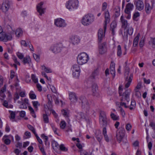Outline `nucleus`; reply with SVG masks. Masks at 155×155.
<instances>
[{
	"label": "nucleus",
	"mask_w": 155,
	"mask_h": 155,
	"mask_svg": "<svg viewBox=\"0 0 155 155\" xmlns=\"http://www.w3.org/2000/svg\"><path fill=\"white\" fill-rule=\"evenodd\" d=\"M123 86L122 85H120L118 88V92L119 96H122L120 99L121 101H126L127 102L130 101V95L131 91L130 89H127L125 91L122 93Z\"/></svg>",
	"instance_id": "nucleus-1"
},
{
	"label": "nucleus",
	"mask_w": 155,
	"mask_h": 155,
	"mask_svg": "<svg viewBox=\"0 0 155 155\" xmlns=\"http://www.w3.org/2000/svg\"><path fill=\"white\" fill-rule=\"evenodd\" d=\"M94 19V17L93 15L88 14L83 17L81 23L84 26H88L92 23Z\"/></svg>",
	"instance_id": "nucleus-2"
},
{
	"label": "nucleus",
	"mask_w": 155,
	"mask_h": 155,
	"mask_svg": "<svg viewBox=\"0 0 155 155\" xmlns=\"http://www.w3.org/2000/svg\"><path fill=\"white\" fill-rule=\"evenodd\" d=\"M125 132V130L123 127H121L117 130L116 137L117 141L119 143H120L122 141H123L125 143H127V140H125L124 141V140Z\"/></svg>",
	"instance_id": "nucleus-3"
},
{
	"label": "nucleus",
	"mask_w": 155,
	"mask_h": 155,
	"mask_svg": "<svg viewBox=\"0 0 155 155\" xmlns=\"http://www.w3.org/2000/svg\"><path fill=\"white\" fill-rule=\"evenodd\" d=\"M89 59L88 55L85 52L79 54L77 57V61L79 65H82L86 63Z\"/></svg>",
	"instance_id": "nucleus-4"
},
{
	"label": "nucleus",
	"mask_w": 155,
	"mask_h": 155,
	"mask_svg": "<svg viewBox=\"0 0 155 155\" xmlns=\"http://www.w3.org/2000/svg\"><path fill=\"white\" fill-rule=\"evenodd\" d=\"M130 68L128 67H125L124 74V78L126 81H127L125 85V87L127 88L130 86L133 78L132 74H129Z\"/></svg>",
	"instance_id": "nucleus-5"
},
{
	"label": "nucleus",
	"mask_w": 155,
	"mask_h": 155,
	"mask_svg": "<svg viewBox=\"0 0 155 155\" xmlns=\"http://www.w3.org/2000/svg\"><path fill=\"white\" fill-rule=\"evenodd\" d=\"M11 5L12 3L9 0H3L0 9L3 13L6 14L10 8Z\"/></svg>",
	"instance_id": "nucleus-6"
},
{
	"label": "nucleus",
	"mask_w": 155,
	"mask_h": 155,
	"mask_svg": "<svg viewBox=\"0 0 155 155\" xmlns=\"http://www.w3.org/2000/svg\"><path fill=\"white\" fill-rule=\"evenodd\" d=\"M79 2L78 0H69L66 3L67 8L70 10L77 9L78 6Z\"/></svg>",
	"instance_id": "nucleus-7"
},
{
	"label": "nucleus",
	"mask_w": 155,
	"mask_h": 155,
	"mask_svg": "<svg viewBox=\"0 0 155 155\" xmlns=\"http://www.w3.org/2000/svg\"><path fill=\"white\" fill-rule=\"evenodd\" d=\"M64 47L62 43H59L51 46L50 49L53 52L57 53L60 52Z\"/></svg>",
	"instance_id": "nucleus-8"
},
{
	"label": "nucleus",
	"mask_w": 155,
	"mask_h": 155,
	"mask_svg": "<svg viewBox=\"0 0 155 155\" xmlns=\"http://www.w3.org/2000/svg\"><path fill=\"white\" fill-rule=\"evenodd\" d=\"M69 39L70 42L74 45L78 44L80 42L81 40V39L79 36L75 35L71 36Z\"/></svg>",
	"instance_id": "nucleus-9"
},
{
	"label": "nucleus",
	"mask_w": 155,
	"mask_h": 155,
	"mask_svg": "<svg viewBox=\"0 0 155 155\" xmlns=\"http://www.w3.org/2000/svg\"><path fill=\"white\" fill-rule=\"evenodd\" d=\"M79 102L81 103L82 107L83 108H87L89 104L86 98L83 96H81L79 99Z\"/></svg>",
	"instance_id": "nucleus-10"
},
{
	"label": "nucleus",
	"mask_w": 155,
	"mask_h": 155,
	"mask_svg": "<svg viewBox=\"0 0 155 155\" xmlns=\"http://www.w3.org/2000/svg\"><path fill=\"white\" fill-rule=\"evenodd\" d=\"M54 24L56 26L59 27H64L66 25L64 20L61 18L55 19Z\"/></svg>",
	"instance_id": "nucleus-11"
},
{
	"label": "nucleus",
	"mask_w": 155,
	"mask_h": 155,
	"mask_svg": "<svg viewBox=\"0 0 155 155\" xmlns=\"http://www.w3.org/2000/svg\"><path fill=\"white\" fill-rule=\"evenodd\" d=\"M105 21H104L105 24L104 25V32L106 29L107 25L108 23L110 21V15L109 12L108 10H106L104 12Z\"/></svg>",
	"instance_id": "nucleus-12"
},
{
	"label": "nucleus",
	"mask_w": 155,
	"mask_h": 155,
	"mask_svg": "<svg viewBox=\"0 0 155 155\" xmlns=\"http://www.w3.org/2000/svg\"><path fill=\"white\" fill-rule=\"evenodd\" d=\"M106 43L105 42L99 45V53L101 54H103L107 52Z\"/></svg>",
	"instance_id": "nucleus-13"
},
{
	"label": "nucleus",
	"mask_w": 155,
	"mask_h": 155,
	"mask_svg": "<svg viewBox=\"0 0 155 155\" xmlns=\"http://www.w3.org/2000/svg\"><path fill=\"white\" fill-rule=\"evenodd\" d=\"M12 36L10 34H4L0 37V41L3 42H6L12 39Z\"/></svg>",
	"instance_id": "nucleus-14"
},
{
	"label": "nucleus",
	"mask_w": 155,
	"mask_h": 155,
	"mask_svg": "<svg viewBox=\"0 0 155 155\" xmlns=\"http://www.w3.org/2000/svg\"><path fill=\"white\" fill-rule=\"evenodd\" d=\"M120 20L122 23V28L126 29L127 27L129 26V24L128 23L127 21L124 19L123 15L121 16Z\"/></svg>",
	"instance_id": "nucleus-15"
},
{
	"label": "nucleus",
	"mask_w": 155,
	"mask_h": 155,
	"mask_svg": "<svg viewBox=\"0 0 155 155\" xmlns=\"http://www.w3.org/2000/svg\"><path fill=\"white\" fill-rule=\"evenodd\" d=\"M92 95L93 96L98 97L99 94L98 91V87L96 84H93L92 87Z\"/></svg>",
	"instance_id": "nucleus-16"
},
{
	"label": "nucleus",
	"mask_w": 155,
	"mask_h": 155,
	"mask_svg": "<svg viewBox=\"0 0 155 155\" xmlns=\"http://www.w3.org/2000/svg\"><path fill=\"white\" fill-rule=\"evenodd\" d=\"M153 6V4L150 5L149 3L145 2V9L146 12L149 14L151 12Z\"/></svg>",
	"instance_id": "nucleus-17"
},
{
	"label": "nucleus",
	"mask_w": 155,
	"mask_h": 155,
	"mask_svg": "<svg viewBox=\"0 0 155 155\" xmlns=\"http://www.w3.org/2000/svg\"><path fill=\"white\" fill-rule=\"evenodd\" d=\"M135 4L136 5V8L139 11H141L144 8V4L143 2L140 0H138L136 2Z\"/></svg>",
	"instance_id": "nucleus-18"
},
{
	"label": "nucleus",
	"mask_w": 155,
	"mask_h": 155,
	"mask_svg": "<svg viewBox=\"0 0 155 155\" xmlns=\"http://www.w3.org/2000/svg\"><path fill=\"white\" fill-rule=\"evenodd\" d=\"M43 4V2H41L37 6V11L41 15L43 14L44 13V10H45V8H42Z\"/></svg>",
	"instance_id": "nucleus-19"
},
{
	"label": "nucleus",
	"mask_w": 155,
	"mask_h": 155,
	"mask_svg": "<svg viewBox=\"0 0 155 155\" xmlns=\"http://www.w3.org/2000/svg\"><path fill=\"white\" fill-rule=\"evenodd\" d=\"M70 100L71 102L75 103L77 101V97L75 94L74 92H71L69 95Z\"/></svg>",
	"instance_id": "nucleus-20"
},
{
	"label": "nucleus",
	"mask_w": 155,
	"mask_h": 155,
	"mask_svg": "<svg viewBox=\"0 0 155 155\" xmlns=\"http://www.w3.org/2000/svg\"><path fill=\"white\" fill-rule=\"evenodd\" d=\"M134 7V5L132 4L129 3L126 5L124 12L127 13L128 12H130L133 9Z\"/></svg>",
	"instance_id": "nucleus-21"
},
{
	"label": "nucleus",
	"mask_w": 155,
	"mask_h": 155,
	"mask_svg": "<svg viewBox=\"0 0 155 155\" xmlns=\"http://www.w3.org/2000/svg\"><path fill=\"white\" fill-rule=\"evenodd\" d=\"M95 137L97 140L100 142L103 138V136L101 134V132L100 130H97L96 131L95 133Z\"/></svg>",
	"instance_id": "nucleus-22"
},
{
	"label": "nucleus",
	"mask_w": 155,
	"mask_h": 155,
	"mask_svg": "<svg viewBox=\"0 0 155 155\" xmlns=\"http://www.w3.org/2000/svg\"><path fill=\"white\" fill-rule=\"evenodd\" d=\"M47 97L48 100V107L49 109H51L52 107V97L50 95H48Z\"/></svg>",
	"instance_id": "nucleus-23"
},
{
	"label": "nucleus",
	"mask_w": 155,
	"mask_h": 155,
	"mask_svg": "<svg viewBox=\"0 0 155 155\" xmlns=\"http://www.w3.org/2000/svg\"><path fill=\"white\" fill-rule=\"evenodd\" d=\"M104 35H103V31L102 29L100 28L98 32V37L99 41L101 42L102 40V38Z\"/></svg>",
	"instance_id": "nucleus-24"
},
{
	"label": "nucleus",
	"mask_w": 155,
	"mask_h": 155,
	"mask_svg": "<svg viewBox=\"0 0 155 155\" xmlns=\"http://www.w3.org/2000/svg\"><path fill=\"white\" fill-rule=\"evenodd\" d=\"M103 134L104 136V137L105 140L107 142L109 141L108 136L107 134V130L106 127H104L103 129L102 130Z\"/></svg>",
	"instance_id": "nucleus-25"
},
{
	"label": "nucleus",
	"mask_w": 155,
	"mask_h": 155,
	"mask_svg": "<svg viewBox=\"0 0 155 155\" xmlns=\"http://www.w3.org/2000/svg\"><path fill=\"white\" fill-rule=\"evenodd\" d=\"M99 74L98 69H96L92 73L90 77L92 79H94L97 77Z\"/></svg>",
	"instance_id": "nucleus-26"
},
{
	"label": "nucleus",
	"mask_w": 155,
	"mask_h": 155,
	"mask_svg": "<svg viewBox=\"0 0 155 155\" xmlns=\"http://www.w3.org/2000/svg\"><path fill=\"white\" fill-rule=\"evenodd\" d=\"M22 61L24 64H29L31 63V60L30 57L27 56L24 58Z\"/></svg>",
	"instance_id": "nucleus-27"
},
{
	"label": "nucleus",
	"mask_w": 155,
	"mask_h": 155,
	"mask_svg": "<svg viewBox=\"0 0 155 155\" xmlns=\"http://www.w3.org/2000/svg\"><path fill=\"white\" fill-rule=\"evenodd\" d=\"M100 123L103 126H106L107 124V118H99Z\"/></svg>",
	"instance_id": "nucleus-28"
},
{
	"label": "nucleus",
	"mask_w": 155,
	"mask_h": 155,
	"mask_svg": "<svg viewBox=\"0 0 155 155\" xmlns=\"http://www.w3.org/2000/svg\"><path fill=\"white\" fill-rule=\"evenodd\" d=\"M72 71H76L80 72V66L77 64L74 65L72 66Z\"/></svg>",
	"instance_id": "nucleus-29"
},
{
	"label": "nucleus",
	"mask_w": 155,
	"mask_h": 155,
	"mask_svg": "<svg viewBox=\"0 0 155 155\" xmlns=\"http://www.w3.org/2000/svg\"><path fill=\"white\" fill-rule=\"evenodd\" d=\"M140 16V13L138 12H136L134 13L133 14V19L135 21H137L138 20L137 18Z\"/></svg>",
	"instance_id": "nucleus-30"
},
{
	"label": "nucleus",
	"mask_w": 155,
	"mask_h": 155,
	"mask_svg": "<svg viewBox=\"0 0 155 155\" xmlns=\"http://www.w3.org/2000/svg\"><path fill=\"white\" fill-rule=\"evenodd\" d=\"M110 116L111 119L114 120H118L119 119V116H118L113 113H111Z\"/></svg>",
	"instance_id": "nucleus-31"
},
{
	"label": "nucleus",
	"mask_w": 155,
	"mask_h": 155,
	"mask_svg": "<svg viewBox=\"0 0 155 155\" xmlns=\"http://www.w3.org/2000/svg\"><path fill=\"white\" fill-rule=\"evenodd\" d=\"M41 69L42 70H44L47 73H51L52 72V71L51 69L46 67L44 65L41 66Z\"/></svg>",
	"instance_id": "nucleus-32"
},
{
	"label": "nucleus",
	"mask_w": 155,
	"mask_h": 155,
	"mask_svg": "<svg viewBox=\"0 0 155 155\" xmlns=\"http://www.w3.org/2000/svg\"><path fill=\"white\" fill-rule=\"evenodd\" d=\"M139 34L135 38H134L133 43V46L136 47V46L139 40V37L138 36Z\"/></svg>",
	"instance_id": "nucleus-33"
},
{
	"label": "nucleus",
	"mask_w": 155,
	"mask_h": 155,
	"mask_svg": "<svg viewBox=\"0 0 155 155\" xmlns=\"http://www.w3.org/2000/svg\"><path fill=\"white\" fill-rule=\"evenodd\" d=\"M126 31L127 32V33L129 35H131L133 32V29L132 27H129L126 28Z\"/></svg>",
	"instance_id": "nucleus-34"
},
{
	"label": "nucleus",
	"mask_w": 155,
	"mask_h": 155,
	"mask_svg": "<svg viewBox=\"0 0 155 155\" xmlns=\"http://www.w3.org/2000/svg\"><path fill=\"white\" fill-rule=\"evenodd\" d=\"M30 43V42L27 41V43L25 40H22L21 41V45L24 46L25 47H27L28 46V45Z\"/></svg>",
	"instance_id": "nucleus-35"
},
{
	"label": "nucleus",
	"mask_w": 155,
	"mask_h": 155,
	"mask_svg": "<svg viewBox=\"0 0 155 155\" xmlns=\"http://www.w3.org/2000/svg\"><path fill=\"white\" fill-rule=\"evenodd\" d=\"M22 34V31L21 28L17 29L15 32V34L17 36L19 37Z\"/></svg>",
	"instance_id": "nucleus-36"
},
{
	"label": "nucleus",
	"mask_w": 155,
	"mask_h": 155,
	"mask_svg": "<svg viewBox=\"0 0 155 155\" xmlns=\"http://www.w3.org/2000/svg\"><path fill=\"white\" fill-rule=\"evenodd\" d=\"M99 118H107L106 113L104 111H101L100 112Z\"/></svg>",
	"instance_id": "nucleus-37"
},
{
	"label": "nucleus",
	"mask_w": 155,
	"mask_h": 155,
	"mask_svg": "<svg viewBox=\"0 0 155 155\" xmlns=\"http://www.w3.org/2000/svg\"><path fill=\"white\" fill-rule=\"evenodd\" d=\"M136 105V102L134 100H131V106L130 107V110H132L135 107Z\"/></svg>",
	"instance_id": "nucleus-38"
},
{
	"label": "nucleus",
	"mask_w": 155,
	"mask_h": 155,
	"mask_svg": "<svg viewBox=\"0 0 155 155\" xmlns=\"http://www.w3.org/2000/svg\"><path fill=\"white\" fill-rule=\"evenodd\" d=\"M33 105L35 108L37 110L38 107L40 106V104L38 101H34L32 102Z\"/></svg>",
	"instance_id": "nucleus-39"
},
{
	"label": "nucleus",
	"mask_w": 155,
	"mask_h": 155,
	"mask_svg": "<svg viewBox=\"0 0 155 155\" xmlns=\"http://www.w3.org/2000/svg\"><path fill=\"white\" fill-rule=\"evenodd\" d=\"M117 55L118 56H120L122 54V51L121 50V47L120 45H118L117 47Z\"/></svg>",
	"instance_id": "nucleus-40"
},
{
	"label": "nucleus",
	"mask_w": 155,
	"mask_h": 155,
	"mask_svg": "<svg viewBox=\"0 0 155 155\" xmlns=\"http://www.w3.org/2000/svg\"><path fill=\"white\" fill-rule=\"evenodd\" d=\"M80 72L76 71L75 72L73 71L72 74L74 77L78 78L79 77L80 75Z\"/></svg>",
	"instance_id": "nucleus-41"
},
{
	"label": "nucleus",
	"mask_w": 155,
	"mask_h": 155,
	"mask_svg": "<svg viewBox=\"0 0 155 155\" xmlns=\"http://www.w3.org/2000/svg\"><path fill=\"white\" fill-rule=\"evenodd\" d=\"M60 128L62 129H64L66 126V123L64 121H62L60 124Z\"/></svg>",
	"instance_id": "nucleus-42"
},
{
	"label": "nucleus",
	"mask_w": 155,
	"mask_h": 155,
	"mask_svg": "<svg viewBox=\"0 0 155 155\" xmlns=\"http://www.w3.org/2000/svg\"><path fill=\"white\" fill-rule=\"evenodd\" d=\"M117 26V24L116 22L115 21H113L111 24L110 28L115 29L116 28Z\"/></svg>",
	"instance_id": "nucleus-43"
},
{
	"label": "nucleus",
	"mask_w": 155,
	"mask_h": 155,
	"mask_svg": "<svg viewBox=\"0 0 155 155\" xmlns=\"http://www.w3.org/2000/svg\"><path fill=\"white\" fill-rule=\"evenodd\" d=\"M60 149L61 150L64 151H66L68 150V149L64 146V145L63 144H61L59 146Z\"/></svg>",
	"instance_id": "nucleus-44"
},
{
	"label": "nucleus",
	"mask_w": 155,
	"mask_h": 155,
	"mask_svg": "<svg viewBox=\"0 0 155 155\" xmlns=\"http://www.w3.org/2000/svg\"><path fill=\"white\" fill-rule=\"evenodd\" d=\"M43 118L44 121L45 123H48L49 122L48 118V116L47 114H44L43 115Z\"/></svg>",
	"instance_id": "nucleus-45"
},
{
	"label": "nucleus",
	"mask_w": 155,
	"mask_h": 155,
	"mask_svg": "<svg viewBox=\"0 0 155 155\" xmlns=\"http://www.w3.org/2000/svg\"><path fill=\"white\" fill-rule=\"evenodd\" d=\"M52 147L54 149H56L57 148L59 147V145L58 143L56 141H54L52 143Z\"/></svg>",
	"instance_id": "nucleus-46"
},
{
	"label": "nucleus",
	"mask_w": 155,
	"mask_h": 155,
	"mask_svg": "<svg viewBox=\"0 0 155 155\" xmlns=\"http://www.w3.org/2000/svg\"><path fill=\"white\" fill-rule=\"evenodd\" d=\"M31 78L35 83H37L38 82V79L36 78L35 75L33 74L31 75Z\"/></svg>",
	"instance_id": "nucleus-47"
},
{
	"label": "nucleus",
	"mask_w": 155,
	"mask_h": 155,
	"mask_svg": "<svg viewBox=\"0 0 155 155\" xmlns=\"http://www.w3.org/2000/svg\"><path fill=\"white\" fill-rule=\"evenodd\" d=\"M41 137L45 139V144L46 145L48 139V136H45L44 134H41Z\"/></svg>",
	"instance_id": "nucleus-48"
},
{
	"label": "nucleus",
	"mask_w": 155,
	"mask_h": 155,
	"mask_svg": "<svg viewBox=\"0 0 155 155\" xmlns=\"http://www.w3.org/2000/svg\"><path fill=\"white\" fill-rule=\"evenodd\" d=\"M61 112L62 114L64 117H68L69 114L66 110H62Z\"/></svg>",
	"instance_id": "nucleus-49"
},
{
	"label": "nucleus",
	"mask_w": 155,
	"mask_h": 155,
	"mask_svg": "<svg viewBox=\"0 0 155 155\" xmlns=\"http://www.w3.org/2000/svg\"><path fill=\"white\" fill-rule=\"evenodd\" d=\"M126 15H125V17L127 19H130L131 18V14L130 12H124Z\"/></svg>",
	"instance_id": "nucleus-50"
},
{
	"label": "nucleus",
	"mask_w": 155,
	"mask_h": 155,
	"mask_svg": "<svg viewBox=\"0 0 155 155\" xmlns=\"http://www.w3.org/2000/svg\"><path fill=\"white\" fill-rule=\"evenodd\" d=\"M27 127L30 130L32 131L33 133H34V132H35V130L34 128L30 124H28L27 125Z\"/></svg>",
	"instance_id": "nucleus-51"
},
{
	"label": "nucleus",
	"mask_w": 155,
	"mask_h": 155,
	"mask_svg": "<svg viewBox=\"0 0 155 155\" xmlns=\"http://www.w3.org/2000/svg\"><path fill=\"white\" fill-rule=\"evenodd\" d=\"M2 140L5 143L6 145H8L10 144L11 143V140L10 139L8 138H6Z\"/></svg>",
	"instance_id": "nucleus-52"
},
{
	"label": "nucleus",
	"mask_w": 155,
	"mask_h": 155,
	"mask_svg": "<svg viewBox=\"0 0 155 155\" xmlns=\"http://www.w3.org/2000/svg\"><path fill=\"white\" fill-rule=\"evenodd\" d=\"M31 91L30 93L29 94L30 97L32 99H36V95L34 94H31Z\"/></svg>",
	"instance_id": "nucleus-53"
},
{
	"label": "nucleus",
	"mask_w": 155,
	"mask_h": 155,
	"mask_svg": "<svg viewBox=\"0 0 155 155\" xmlns=\"http://www.w3.org/2000/svg\"><path fill=\"white\" fill-rule=\"evenodd\" d=\"M17 55L18 57L20 59H22L24 58V55L21 53L18 52L17 53Z\"/></svg>",
	"instance_id": "nucleus-54"
},
{
	"label": "nucleus",
	"mask_w": 155,
	"mask_h": 155,
	"mask_svg": "<svg viewBox=\"0 0 155 155\" xmlns=\"http://www.w3.org/2000/svg\"><path fill=\"white\" fill-rule=\"evenodd\" d=\"M9 112H11L10 115L12 119H14L15 117V112L12 111L10 110L9 111Z\"/></svg>",
	"instance_id": "nucleus-55"
},
{
	"label": "nucleus",
	"mask_w": 155,
	"mask_h": 155,
	"mask_svg": "<svg viewBox=\"0 0 155 155\" xmlns=\"http://www.w3.org/2000/svg\"><path fill=\"white\" fill-rule=\"evenodd\" d=\"M131 127L132 126L129 123L127 124L126 126V129L128 131L130 130Z\"/></svg>",
	"instance_id": "nucleus-56"
},
{
	"label": "nucleus",
	"mask_w": 155,
	"mask_h": 155,
	"mask_svg": "<svg viewBox=\"0 0 155 155\" xmlns=\"http://www.w3.org/2000/svg\"><path fill=\"white\" fill-rule=\"evenodd\" d=\"M20 108L23 109H26L27 106L25 103L23 102H21Z\"/></svg>",
	"instance_id": "nucleus-57"
},
{
	"label": "nucleus",
	"mask_w": 155,
	"mask_h": 155,
	"mask_svg": "<svg viewBox=\"0 0 155 155\" xmlns=\"http://www.w3.org/2000/svg\"><path fill=\"white\" fill-rule=\"evenodd\" d=\"M50 88L51 89L52 91L54 93H56L57 92V91L56 88L54 87L53 85L50 86Z\"/></svg>",
	"instance_id": "nucleus-58"
},
{
	"label": "nucleus",
	"mask_w": 155,
	"mask_h": 155,
	"mask_svg": "<svg viewBox=\"0 0 155 155\" xmlns=\"http://www.w3.org/2000/svg\"><path fill=\"white\" fill-rule=\"evenodd\" d=\"M107 6V4L106 2H104L102 5V10L103 11L106 9Z\"/></svg>",
	"instance_id": "nucleus-59"
},
{
	"label": "nucleus",
	"mask_w": 155,
	"mask_h": 155,
	"mask_svg": "<svg viewBox=\"0 0 155 155\" xmlns=\"http://www.w3.org/2000/svg\"><path fill=\"white\" fill-rule=\"evenodd\" d=\"M33 56L34 58L36 61H39V57L38 55L34 54H33Z\"/></svg>",
	"instance_id": "nucleus-60"
},
{
	"label": "nucleus",
	"mask_w": 155,
	"mask_h": 155,
	"mask_svg": "<svg viewBox=\"0 0 155 155\" xmlns=\"http://www.w3.org/2000/svg\"><path fill=\"white\" fill-rule=\"evenodd\" d=\"M15 72L13 70L11 71V76L10 78L12 79L15 76Z\"/></svg>",
	"instance_id": "nucleus-61"
},
{
	"label": "nucleus",
	"mask_w": 155,
	"mask_h": 155,
	"mask_svg": "<svg viewBox=\"0 0 155 155\" xmlns=\"http://www.w3.org/2000/svg\"><path fill=\"white\" fill-rule=\"evenodd\" d=\"M19 81L18 80V78L17 77H16V82L15 83V84H14V86L17 88V87H18L19 86V84L18 83L19 82Z\"/></svg>",
	"instance_id": "nucleus-62"
},
{
	"label": "nucleus",
	"mask_w": 155,
	"mask_h": 155,
	"mask_svg": "<svg viewBox=\"0 0 155 155\" xmlns=\"http://www.w3.org/2000/svg\"><path fill=\"white\" fill-rule=\"evenodd\" d=\"M25 115V112L24 111H21L20 112V116L21 117H23Z\"/></svg>",
	"instance_id": "nucleus-63"
},
{
	"label": "nucleus",
	"mask_w": 155,
	"mask_h": 155,
	"mask_svg": "<svg viewBox=\"0 0 155 155\" xmlns=\"http://www.w3.org/2000/svg\"><path fill=\"white\" fill-rule=\"evenodd\" d=\"M13 60L15 64L19 65H20V62L17 61V58L16 57H14L13 58Z\"/></svg>",
	"instance_id": "nucleus-64"
}]
</instances>
